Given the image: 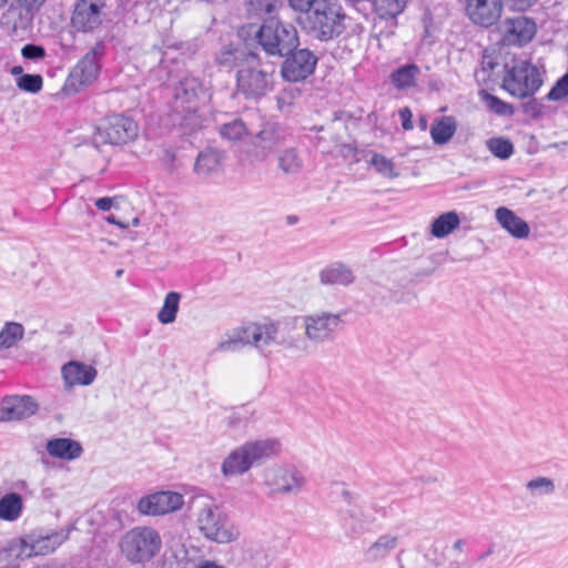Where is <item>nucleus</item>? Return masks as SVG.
I'll return each mask as SVG.
<instances>
[{
    "instance_id": "c756f323",
    "label": "nucleus",
    "mask_w": 568,
    "mask_h": 568,
    "mask_svg": "<svg viewBox=\"0 0 568 568\" xmlns=\"http://www.w3.org/2000/svg\"><path fill=\"white\" fill-rule=\"evenodd\" d=\"M220 166L221 154L213 149H207L197 155L194 172L202 176H209L217 172Z\"/></svg>"
},
{
    "instance_id": "4be33fe9",
    "label": "nucleus",
    "mask_w": 568,
    "mask_h": 568,
    "mask_svg": "<svg viewBox=\"0 0 568 568\" xmlns=\"http://www.w3.org/2000/svg\"><path fill=\"white\" fill-rule=\"evenodd\" d=\"M62 376L67 386L91 385L97 375V369L81 362L71 361L62 366Z\"/></svg>"
},
{
    "instance_id": "bb28decb",
    "label": "nucleus",
    "mask_w": 568,
    "mask_h": 568,
    "mask_svg": "<svg viewBox=\"0 0 568 568\" xmlns=\"http://www.w3.org/2000/svg\"><path fill=\"white\" fill-rule=\"evenodd\" d=\"M354 280L355 276L352 270L342 263H334L320 273V281L325 285L347 286L352 284Z\"/></svg>"
},
{
    "instance_id": "20e7f679",
    "label": "nucleus",
    "mask_w": 568,
    "mask_h": 568,
    "mask_svg": "<svg viewBox=\"0 0 568 568\" xmlns=\"http://www.w3.org/2000/svg\"><path fill=\"white\" fill-rule=\"evenodd\" d=\"M274 65L262 62L256 54H250L246 62L237 70V90L246 98L257 99L272 89Z\"/></svg>"
},
{
    "instance_id": "7c9ffc66",
    "label": "nucleus",
    "mask_w": 568,
    "mask_h": 568,
    "mask_svg": "<svg viewBox=\"0 0 568 568\" xmlns=\"http://www.w3.org/2000/svg\"><path fill=\"white\" fill-rule=\"evenodd\" d=\"M219 133L223 140L236 143L248 135V129L241 118L234 116L219 125Z\"/></svg>"
},
{
    "instance_id": "b1692460",
    "label": "nucleus",
    "mask_w": 568,
    "mask_h": 568,
    "mask_svg": "<svg viewBox=\"0 0 568 568\" xmlns=\"http://www.w3.org/2000/svg\"><path fill=\"white\" fill-rule=\"evenodd\" d=\"M349 517L364 529L386 516V509L374 500L363 501L348 510Z\"/></svg>"
},
{
    "instance_id": "f257e3e1",
    "label": "nucleus",
    "mask_w": 568,
    "mask_h": 568,
    "mask_svg": "<svg viewBox=\"0 0 568 568\" xmlns=\"http://www.w3.org/2000/svg\"><path fill=\"white\" fill-rule=\"evenodd\" d=\"M281 452L282 444L277 438L247 440L227 454L221 464V473L226 478L242 476L252 467L275 458Z\"/></svg>"
},
{
    "instance_id": "aec40b11",
    "label": "nucleus",
    "mask_w": 568,
    "mask_h": 568,
    "mask_svg": "<svg viewBox=\"0 0 568 568\" xmlns=\"http://www.w3.org/2000/svg\"><path fill=\"white\" fill-rule=\"evenodd\" d=\"M71 22L78 31L88 32L94 30L102 22L101 4L97 0L78 1Z\"/></svg>"
},
{
    "instance_id": "7ed1b4c3",
    "label": "nucleus",
    "mask_w": 568,
    "mask_h": 568,
    "mask_svg": "<svg viewBox=\"0 0 568 568\" xmlns=\"http://www.w3.org/2000/svg\"><path fill=\"white\" fill-rule=\"evenodd\" d=\"M254 38L267 55L278 58L288 55L300 43L296 28L273 17L263 21Z\"/></svg>"
},
{
    "instance_id": "ea45409f",
    "label": "nucleus",
    "mask_w": 568,
    "mask_h": 568,
    "mask_svg": "<svg viewBox=\"0 0 568 568\" xmlns=\"http://www.w3.org/2000/svg\"><path fill=\"white\" fill-rule=\"evenodd\" d=\"M369 164L386 179H396L398 172L395 169V164L392 160L387 159L383 154L374 153L369 160Z\"/></svg>"
},
{
    "instance_id": "de8ad7c7",
    "label": "nucleus",
    "mask_w": 568,
    "mask_h": 568,
    "mask_svg": "<svg viewBox=\"0 0 568 568\" xmlns=\"http://www.w3.org/2000/svg\"><path fill=\"white\" fill-rule=\"evenodd\" d=\"M277 3L278 0H247L250 10L256 14L271 13Z\"/></svg>"
},
{
    "instance_id": "a18cd8bd",
    "label": "nucleus",
    "mask_w": 568,
    "mask_h": 568,
    "mask_svg": "<svg viewBox=\"0 0 568 568\" xmlns=\"http://www.w3.org/2000/svg\"><path fill=\"white\" fill-rule=\"evenodd\" d=\"M398 568H422L420 557L416 552L400 550L396 556Z\"/></svg>"
},
{
    "instance_id": "680f3d73",
    "label": "nucleus",
    "mask_w": 568,
    "mask_h": 568,
    "mask_svg": "<svg viewBox=\"0 0 568 568\" xmlns=\"http://www.w3.org/2000/svg\"><path fill=\"white\" fill-rule=\"evenodd\" d=\"M105 220H106L108 223L115 224V225H118L121 229H126L128 227V224L122 223L119 220H116V217L113 214H110L109 216H106Z\"/></svg>"
},
{
    "instance_id": "603ef678",
    "label": "nucleus",
    "mask_w": 568,
    "mask_h": 568,
    "mask_svg": "<svg viewBox=\"0 0 568 568\" xmlns=\"http://www.w3.org/2000/svg\"><path fill=\"white\" fill-rule=\"evenodd\" d=\"M399 118L402 120V126L404 130H412L413 129V122H412V111L408 108H404L399 110Z\"/></svg>"
},
{
    "instance_id": "37998d69",
    "label": "nucleus",
    "mask_w": 568,
    "mask_h": 568,
    "mask_svg": "<svg viewBox=\"0 0 568 568\" xmlns=\"http://www.w3.org/2000/svg\"><path fill=\"white\" fill-rule=\"evenodd\" d=\"M43 80L40 74H22L17 80L20 90L29 93H38L42 89Z\"/></svg>"
},
{
    "instance_id": "a878e982",
    "label": "nucleus",
    "mask_w": 568,
    "mask_h": 568,
    "mask_svg": "<svg viewBox=\"0 0 568 568\" xmlns=\"http://www.w3.org/2000/svg\"><path fill=\"white\" fill-rule=\"evenodd\" d=\"M45 449L52 457L73 460L81 456L83 449L79 442L71 438H53L47 442Z\"/></svg>"
},
{
    "instance_id": "ddd939ff",
    "label": "nucleus",
    "mask_w": 568,
    "mask_h": 568,
    "mask_svg": "<svg viewBox=\"0 0 568 568\" xmlns=\"http://www.w3.org/2000/svg\"><path fill=\"white\" fill-rule=\"evenodd\" d=\"M286 138V130L280 122L274 120L264 121L261 129L252 135L255 158L263 160L274 153L285 143Z\"/></svg>"
},
{
    "instance_id": "6e6d98bb",
    "label": "nucleus",
    "mask_w": 568,
    "mask_h": 568,
    "mask_svg": "<svg viewBox=\"0 0 568 568\" xmlns=\"http://www.w3.org/2000/svg\"><path fill=\"white\" fill-rule=\"evenodd\" d=\"M495 549H496V544H494V542H493V544H490V545L488 546V548L486 549V551L481 552V554L478 556L477 560H478L479 562L485 561L488 557H490L491 555H494V554H495Z\"/></svg>"
},
{
    "instance_id": "cd10ccee",
    "label": "nucleus",
    "mask_w": 568,
    "mask_h": 568,
    "mask_svg": "<svg viewBox=\"0 0 568 568\" xmlns=\"http://www.w3.org/2000/svg\"><path fill=\"white\" fill-rule=\"evenodd\" d=\"M254 52L247 51L240 47H225L223 48L216 57V62L219 65L224 67L226 69H231L234 67L242 68V65L246 62V59L250 54Z\"/></svg>"
},
{
    "instance_id": "a19ab883",
    "label": "nucleus",
    "mask_w": 568,
    "mask_h": 568,
    "mask_svg": "<svg viewBox=\"0 0 568 568\" xmlns=\"http://www.w3.org/2000/svg\"><path fill=\"white\" fill-rule=\"evenodd\" d=\"M488 150L501 160H507L514 154L513 143L505 138H491L487 141Z\"/></svg>"
},
{
    "instance_id": "5701e85b",
    "label": "nucleus",
    "mask_w": 568,
    "mask_h": 568,
    "mask_svg": "<svg viewBox=\"0 0 568 568\" xmlns=\"http://www.w3.org/2000/svg\"><path fill=\"white\" fill-rule=\"evenodd\" d=\"M495 216L501 227L513 237L523 240L529 236L530 227L528 223L508 207H498L495 212Z\"/></svg>"
},
{
    "instance_id": "69168bd1",
    "label": "nucleus",
    "mask_w": 568,
    "mask_h": 568,
    "mask_svg": "<svg viewBox=\"0 0 568 568\" xmlns=\"http://www.w3.org/2000/svg\"><path fill=\"white\" fill-rule=\"evenodd\" d=\"M419 128L422 130H426V128H427V119L425 116H420L419 118Z\"/></svg>"
},
{
    "instance_id": "e2e57ef3",
    "label": "nucleus",
    "mask_w": 568,
    "mask_h": 568,
    "mask_svg": "<svg viewBox=\"0 0 568 568\" xmlns=\"http://www.w3.org/2000/svg\"><path fill=\"white\" fill-rule=\"evenodd\" d=\"M164 160L168 163L172 164L174 162V160H175L174 152L172 150H170V149L164 150Z\"/></svg>"
},
{
    "instance_id": "c85d7f7f",
    "label": "nucleus",
    "mask_w": 568,
    "mask_h": 568,
    "mask_svg": "<svg viewBox=\"0 0 568 568\" xmlns=\"http://www.w3.org/2000/svg\"><path fill=\"white\" fill-rule=\"evenodd\" d=\"M457 122L454 116H443L430 128V136L435 144H446L455 134Z\"/></svg>"
},
{
    "instance_id": "a211bd4d",
    "label": "nucleus",
    "mask_w": 568,
    "mask_h": 568,
    "mask_svg": "<svg viewBox=\"0 0 568 568\" xmlns=\"http://www.w3.org/2000/svg\"><path fill=\"white\" fill-rule=\"evenodd\" d=\"M104 53V42L98 41L73 68L70 74L71 83L74 84L78 82L80 85H89L99 73V59Z\"/></svg>"
},
{
    "instance_id": "13d9d810",
    "label": "nucleus",
    "mask_w": 568,
    "mask_h": 568,
    "mask_svg": "<svg viewBox=\"0 0 568 568\" xmlns=\"http://www.w3.org/2000/svg\"><path fill=\"white\" fill-rule=\"evenodd\" d=\"M449 568H471V565L467 560H453L449 562Z\"/></svg>"
},
{
    "instance_id": "6ab92c4d",
    "label": "nucleus",
    "mask_w": 568,
    "mask_h": 568,
    "mask_svg": "<svg viewBox=\"0 0 568 568\" xmlns=\"http://www.w3.org/2000/svg\"><path fill=\"white\" fill-rule=\"evenodd\" d=\"M38 404L28 395L7 396L0 403V420H21L34 415Z\"/></svg>"
},
{
    "instance_id": "1a4fd4ad",
    "label": "nucleus",
    "mask_w": 568,
    "mask_h": 568,
    "mask_svg": "<svg viewBox=\"0 0 568 568\" xmlns=\"http://www.w3.org/2000/svg\"><path fill=\"white\" fill-rule=\"evenodd\" d=\"M505 68L503 88L513 97L518 99L530 98L542 84L539 69L529 61H516L510 68L507 64Z\"/></svg>"
},
{
    "instance_id": "8fccbe9b",
    "label": "nucleus",
    "mask_w": 568,
    "mask_h": 568,
    "mask_svg": "<svg viewBox=\"0 0 568 568\" xmlns=\"http://www.w3.org/2000/svg\"><path fill=\"white\" fill-rule=\"evenodd\" d=\"M536 0H506V6L513 11H525L530 8Z\"/></svg>"
},
{
    "instance_id": "2eb2a0df",
    "label": "nucleus",
    "mask_w": 568,
    "mask_h": 568,
    "mask_svg": "<svg viewBox=\"0 0 568 568\" xmlns=\"http://www.w3.org/2000/svg\"><path fill=\"white\" fill-rule=\"evenodd\" d=\"M282 65V77L290 82L303 81L313 74L317 64L316 55L308 49L292 51Z\"/></svg>"
},
{
    "instance_id": "5fc2aeb1",
    "label": "nucleus",
    "mask_w": 568,
    "mask_h": 568,
    "mask_svg": "<svg viewBox=\"0 0 568 568\" xmlns=\"http://www.w3.org/2000/svg\"><path fill=\"white\" fill-rule=\"evenodd\" d=\"M44 1L45 0H19V3L21 7L27 9V11H33L38 10L44 3Z\"/></svg>"
},
{
    "instance_id": "6e6552de",
    "label": "nucleus",
    "mask_w": 568,
    "mask_h": 568,
    "mask_svg": "<svg viewBox=\"0 0 568 568\" xmlns=\"http://www.w3.org/2000/svg\"><path fill=\"white\" fill-rule=\"evenodd\" d=\"M196 525L206 539L219 544L232 542L239 538V531L227 515L211 503L204 504L199 509Z\"/></svg>"
},
{
    "instance_id": "3c124183",
    "label": "nucleus",
    "mask_w": 568,
    "mask_h": 568,
    "mask_svg": "<svg viewBox=\"0 0 568 568\" xmlns=\"http://www.w3.org/2000/svg\"><path fill=\"white\" fill-rule=\"evenodd\" d=\"M290 6L296 10V11H308L311 7L317 1V0H287Z\"/></svg>"
},
{
    "instance_id": "774afa93",
    "label": "nucleus",
    "mask_w": 568,
    "mask_h": 568,
    "mask_svg": "<svg viewBox=\"0 0 568 568\" xmlns=\"http://www.w3.org/2000/svg\"><path fill=\"white\" fill-rule=\"evenodd\" d=\"M8 0H0V8L7 3Z\"/></svg>"
},
{
    "instance_id": "dca6fc26",
    "label": "nucleus",
    "mask_w": 568,
    "mask_h": 568,
    "mask_svg": "<svg viewBox=\"0 0 568 568\" xmlns=\"http://www.w3.org/2000/svg\"><path fill=\"white\" fill-rule=\"evenodd\" d=\"M183 503V496L179 493L158 491L142 497L136 508L142 515L161 516L180 509Z\"/></svg>"
},
{
    "instance_id": "f3484780",
    "label": "nucleus",
    "mask_w": 568,
    "mask_h": 568,
    "mask_svg": "<svg viewBox=\"0 0 568 568\" xmlns=\"http://www.w3.org/2000/svg\"><path fill=\"white\" fill-rule=\"evenodd\" d=\"M536 23L525 16L507 18L500 26L499 31L506 44L523 45L529 42L536 34Z\"/></svg>"
},
{
    "instance_id": "c9c22d12",
    "label": "nucleus",
    "mask_w": 568,
    "mask_h": 568,
    "mask_svg": "<svg viewBox=\"0 0 568 568\" xmlns=\"http://www.w3.org/2000/svg\"><path fill=\"white\" fill-rule=\"evenodd\" d=\"M24 336V327L18 322H8L0 331V352L17 345Z\"/></svg>"
},
{
    "instance_id": "c03bdc74",
    "label": "nucleus",
    "mask_w": 568,
    "mask_h": 568,
    "mask_svg": "<svg viewBox=\"0 0 568 568\" xmlns=\"http://www.w3.org/2000/svg\"><path fill=\"white\" fill-rule=\"evenodd\" d=\"M484 101L486 102L487 108L498 115H508L513 113L511 105L493 94L485 93Z\"/></svg>"
},
{
    "instance_id": "0eeeda50",
    "label": "nucleus",
    "mask_w": 568,
    "mask_h": 568,
    "mask_svg": "<svg viewBox=\"0 0 568 568\" xmlns=\"http://www.w3.org/2000/svg\"><path fill=\"white\" fill-rule=\"evenodd\" d=\"M68 537L69 534L64 531L51 534L32 531L22 538L12 540L9 548L0 552V557L9 555L19 559H26L32 556H45L60 547Z\"/></svg>"
},
{
    "instance_id": "4c0bfd02",
    "label": "nucleus",
    "mask_w": 568,
    "mask_h": 568,
    "mask_svg": "<svg viewBox=\"0 0 568 568\" xmlns=\"http://www.w3.org/2000/svg\"><path fill=\"white\" fill-rule=\"evenodd\" d=\"M180 300L181 295L178 292L166 294L163 305L158 313V320L161 324H171L175 321Z\"/></svg>"
},
{
    "instance_id": "f704fd0d",
    "label": "nucleus",
    "mask_w": 568,
    "mask_h": 568,
    "mask_svg": "<svg viewBox=\"0 0 568 568\" xmlns=\"http://www.w3.org/2000/svg\"><path fill=\"white\" fill-rule=\"evenodd\" d=\"M376 14L384 20L394 19L406 8L408 0H371Z\"/></svg>"
},
{
    "instance_id": "e433bc0d",
    "label": "nucleus",
    "mask_w": 568,
    "mask_h": 568,
    "mask_svg": "<svg viewBox=\"0 0 568 568\" xmlns=\"http://www.w3.org/2000/svg\"><path fill=\"white\" fill-rule=\"evenodd\" d=\"M278 168L285 174H297L303 166V160L294 148L282 151L277 156Z\"/></svg>"
},
{
    "instance_id": "393cba45",
    "label": "nucleus",
    "mask_w": 568,
    "mask_h": 568,
    "mask_svg": "<svg viewBox=\"0 0 568 568\" xmlns=\"http://www.w3.org/2000/svg\"><path fill=\"white\" fill-rule=\"evenodd\" d=\"M399 544L398 535L383 534L365 550V557L371 562L386 559Z\"/></svg>"
},
{
    "instance_id": "864d4df0",
    "label": "nucleus",
    "mask_w": 568,
    "mask_h": 568,
    "mask_svg": "<svg viewBox=\"0 0 568 568\" xmlns=\"http://www.w3.org/2000/svg\"><path fill=\"white\" fill-rule=\"evenodd\" d=\"M115 197H100L95 200L94 205L98 210L106 212L114 206Z\"/></svg>"
},
{
    "instance_id": "052dcab7",
    "label": "nucleus",
    "mask_w": 568,
    "mask_h": 568,
    "mask_svg": "<svg viewBox=\"0 0 568 568\" xmlns=\"http://www.w3.org/2000/svg\"><path fill=\"white\" fill-rule=\"evenodd\" d=\"M481 65H483L481 67L483 71H487V70L491 71V70H494L496 63L491 59L485 57L481 62Z\"/></svg>"
},
{
    "instance_id": "f8f14e48",
    "label": "nucleus",
    "mask_w": 568,
    "mask_h": 568,
    "mask_svg": "<svg viewBox=\"0 0 568 568\" xmlns=\"http://www.w3.org/2000/svg\"><path fill=\"white\" fill-rule=\"evenodd\" d=\"M345 312L331 313L326 311L315 312L303 317L305 336L313 343L332 341L335 333L342 326V317Z\"/></svg>"
},
{
    "instance_id": "39448f33",
    "label": "nucleus",
    "mask_w": 568,
    "mask_h": 568,
    "mask_svg": "<svg viewBox=\"0 0 568 568\" xmlns=\"http://www.w3.org/2000/svg\"><path fill=\"white\" fill-rule=\"evenodd\" d=\"M161 545L159 532L150 527H135L126 531L120 541L122 555L132 564L149 561L159 552Z\"/></svg>"
},
{
    "instance_id": "79ce46f5",
    "label": "nucleus",
    "mask_w": 568,
    "mask_h": 568,
    "mask_svg": "<svg viewBox=\"0 0 568 568\" xmlns=\"http://www.w3.org/2000/svg\"><path fill=\"white\" fill-rule=\"evenodd\" d=\"M253 413L245 406L233 410L226 418V424L232 429L245 428Z\"/></svg>"
},
{
    "instance_id": "58836bf2",
    "label": "nucleus",
    "mask_w": 568,
    "mask_h": 568,
    "mask_svg": "<svg viewBox=\"0 0 568 568\" xmlns=\"http://www.w3.org/2000/svg\"><path fill=\"white\" fill-rule=\"evenodd\" d=\"M526 490L530 498L550 496L556 491L552 479L548 477H536L526 484Z\"/></svg>"
},
{
    "instance_id": "0e129e2a",
    "label": "nucleus",
    "mask_w": 568,
    "mask_h": 568,
    "mask_svg": "<svg viewBox=\"0 0 568 568\" xmlns=\"http://www.w3.org/2000/svg\"><path fill=\"white\" fill-rule=\"evenodd\" d=\"M22 71H23V70H22V67H20V65H16V67H13V68L11 69V74H12V75H18V74H21V73H22Z\"/></svg>"
},
{
    "instance_id": "423d86ee",
    "label": "nucleus",
    "mask_w": 568,
    "mask_h": 568,
    "mask_svg": "<svg viewBox=\"0 0 568 568\" xmlns=\"http://www.w3.org/2000/svg\"><path fill=\"white\" fill-rule=\"evenodd\" d=\"M278 327L273 322L265 323H251L244 327L235 329L232 335L219 343L217 351L229 352L233 351L234 346L252 345L261 352L267 347L280 344L277 341Z\"/></svg>"
},
{
    "instance_id": "473e14b6",
    "label": "nucleus",
    "mask_w": 568,
    "mask_h": 568,
    "mask_svg": "<svg viewBox=\"0 0 568 568\" xmlns=\"http://www.w3.org/2000/svg\"><path fill=\"white\" fill-rule=\"evenodd\" d=\"M460 220L456 212L450 211L439 215L430 226V234L436 239H443L459 226Z\"/></svg>"
},
{
    "instance_id": "bf43d9fd",
    "label": "nucleus",
    "mask_w": 568,
    "mask_h": 568,
    "mask_svg": "<svg viewBox=\"0 0 568 568\" xmlns=\"http://www.w3.org/2000/svg\"><path fill=\"white\" fill-rule=\"evenodd\" d=\"M466 541L464 539H456L453 544V550L460 554L464 550Z\"/></svg>"
},
{
    "instance_id": "72a5a7b5",
    "label": "nucleus",
    "mask_w": 568,
    "mask_h": 568,
    "mask_svg": "<svg viewBox=\"0 0 568 568\" xmlns=\"http://www.w3.org/2000/svg\"><path fill=\"white\" fill-rule=\"evenodd\" d=\"M419 74L420 68L415 63H408L393 71L390 79L397 89H405L415 85Z\"/></svg>"
},
{
    "instance_id": "4d7b16f0",
    "label": "nucleus",
    "mask_w": 568,
    "mask_h": 568,
    "mask_svg": "<svg viewBox=\"0 0 568 568\" xmlns=\"http://www.w3.org/2000/svg\"><path fill=\"white\" fill-rule=\"evenodd\" d=\"M525 110L528 113L538 114L539 113V104L536 101H530L525 105Z\"/></svg>"
},
{
    "instance_id": "9d476101",
    "label": "nucleus",
    "mask_w": 568,
    "mask_h": 568,
    "mask_svg": "<svg viewBox=\"0 0 568 568\" xmlns=\"http://www.w3.org/2000/svg\"><path fill=\"white\" fill-rule=\"evenodd\" d=\"M305 483L302 471L293 465H273L263 475V484L270 496H295L302 491Z\"/></svg>"
},
{
    "instance_id": "49530a36",
    "label": "nucleus",
    "mask_w": 568,
    "mask_h": 568,
    "mask_svg": "<svg viewBox=\"0 0 568 568\" xmlns=\"http://www.w3.org/2000/svg\"><path fill=\"white\" fill-rule=\"evenodd\" d=\"M568 97V72L562 75L547 94V100L558 101Z\"/></svg>"
},
{
    "instance_id": "338daca9",
    "label": "nucleus",
    "mask_w": 568,
    "mask_h": 568,
    "mask_svg": "<svg viewBox=\"0 0 568 568\" xmlns=\"http://www.w3.org/2000/svg\"><path fill=\"white\" fill-rule=\"evenodd\" d=\"M288 224H295L297 222V217L294 215L287 216Z\"/></svg>"
},
{
    "instance_id": "9b49d317",
    "label": "nucleus",
    "mask_w": 568,
    "mask_h": 568,
    "mask_svg": "<svg viewBox=\"0 0 568 568\" xmlns=\"http://www.w3.org/2000/svg\"><path fill=\"white\" fill-rule=\"evenodd\" d=\"M139 133L138 124L122 114L108 116L103 123L97 128L94 135L95 143H109L112 145L125 144L133 141Z\"/></svg>"
},
{
    "instance_id": "412c9836",
    "label": "nucleus",
    "mask_w": 568,
    "mask_h": 568,
    "mask_svg": "<svg viewBox=\"0 0 568 568\" xmlns=\"http://www.w3.org/2000/svg\"><path fill=\"white\" fill-rule=\"evenodd\" d=\"M503 3L504 0H469L467 12L475 24L488 28L500 18Z\"/></svg>"
},
{
    "instance_id": "4468645a",
    "label": "nucleus",
    "mask_w": 568,
    "mask_h": 568,
    "mask_svg": "<svg viewBox=\"0 0 568 568\" xmlns=\"http://www.w3.org/2000/svg\"><path fill=\"white\" fill-rule=\"evenodd\" d=\"M202 92V82L195 77H185L174 88V112L187 113L183 120L193 122L197 119L195 101Z\"/></svg>"
},
{
    "instance_id": "09e8293b",
    "label": "nucleus",
    "mask_w": 568,
    "mask_h": 568,
    "mask_svg": "<svg viewBox=\"0 0 568 568\" xmlns=\"http://www.w3.org/2000/svg\"><path fill=\"white\" fill-rule=\"evenodd\" d=\"M21 54L24 59L38 60L44 58L45 50L41 45L28 43L22 48Z\"/></svg>"
},
{
    "instance_id": "f03ea898",
    "label": "nucleus",
    "mask_w": 568,
    "mask_h": 568,
    "mask_svg": "<svg viewBox=\"0 0 568 568\" xmlns=\"http://www.w3.org/2000/svg\"><path fill=\"white\" fill-rule=\"evenodd\" d=\"M306 12L305 28L320 41L334 40L346 30V14L337 0H317Z\"/></svg>"
},
{
    "instance_id": "2f4dec72",
    "label": "nucleus",
    "mask_w": 568,
    "mask_h": 568,
    "mask_svg": "<svg viewBox=\"0 0 568 568\" xmlns=\"http://www.w3.org/2000/svg\"><path fill=\"white\" fill-rule=\"evenodd\" d=\"M23 509L22 497L17 493L6 494L0 498V518L7 521L17 520Z\"/></svg>"
}]
</instances>
